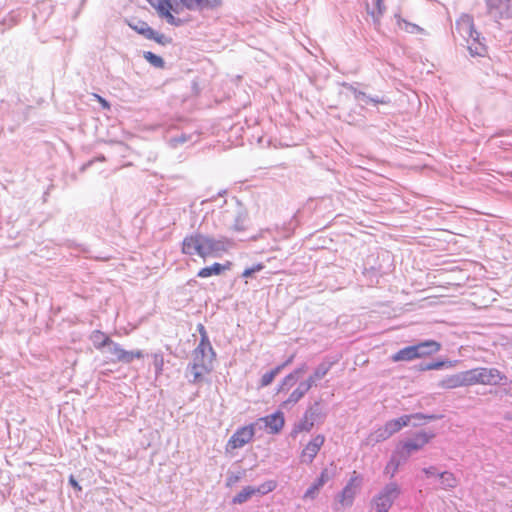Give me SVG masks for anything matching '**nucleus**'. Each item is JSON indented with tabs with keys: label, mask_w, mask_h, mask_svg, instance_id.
I'll return each mask as SVG.
<instances>
[{
	"label": "nucleus",
	"mask_w": 512,
	"mask_h": 512,
	"mask_svg": "<svg viewBox=\"0 0 512 512\" xmlns=\"http://www.w3.org/2000/svg\"><path fill=\"white\" fill-rule=\"evenodd\" d=\"M198 330H199V333H200V335H201V339L203 338V334H204L205 336H207L206 330H205V328H204V326H203L202 324H200V325H199Z\"/></svg>",
	"instance_id": "603ef678"
},
{
	"label": "nucleus",
	"mask_w": 512,
	"mask_h": 512,
	"mask_svg": "<svg viewBox=\"0 0 512 512\" xmlns=\"http://www.w3.org/2000/svg\"><path fill=\"white\" fill-rule=\"evenodd\" d=\"M325 438L323 435L315 436L303 449L301 453V462L310 464L323 446Z\"/></svg>",
	"instance_id": "4468645a"
},
{
	"label": "nucleus",
	"mask_w": 512,
	"mask_h": 512,
	"mask_svg": "<svg viewBox=\"0 0 512 512\" xmlns=\"http://www.w3.org/2000/svg\"><path fill=\"white\" fill-rule=\"evenodd\" d=\"M104 349L106 353H109L113 356L111 358L112 362H117L123 351V348L118 343L112 341L111 339Z\"/></svg>",
	"instance_id": "c9c22d12"
},
{
	"label": "nucleus",
	"mask_w": 512,
	"mask_h": 512,
	"mask_svg": "<svg viewBox=\"0 0 512 512\" xmlns=\"http://www.w3.org/2000/svg\"><path fill=\"white\" fill-rule=\"evenodd\" d=\"M438 417L436 415H424L422 413H415L411 415H403L399 417L398 419H393L390 421H387L384 425L385 429L389 433L390 436L400 431L403 427H406L410 425L411 421L413 419L422 420V419H429V420H435Z\"/></svg>",
	"instance_id": "6e6552de"
},
{
	"label": "nucleus",
	"mask_w": 512,
	"mask_h": 512,
	"mask_svg": "<svg viewBox=\"0 0 512 512\" xmlns=\"http://www.w3.org/2000/svg\"><path fill=\"white\" fill-rule=\"evenodd\" d=\"M402 462L404 461L402 460V458H400L396 450L385 467V474H388L390 475V477H393Z\"/></svg>",
	"instance_id": "2f4dec72"
},
{
	"label": "nucleus",
	"mask_w": 512,
	"mask_h": 512,
	"mask_svg": "<svg viewBox=\"0 0 512 512\" xmlns=\"http://www.w3.org/2000/svg\"><path fill=\"white\" fill-rule=\"evenodd\" d=\"M423 472L425 473V475L427 477H432V476H437L438 477V474L440 472H438V470L436 469L435 466H430V467H427V468H423Z\"/></svg>",
	"instance_id": "49530a36"
},
{
	"label": "nucleus",
	"mask_w": 512,
	"mask_h": 512,
	"mask_svg": "<svg viewBox=\"0 0 512 512\" xmlns=\"http://www.w3.org/2000/svg\"><path fill=\"white\" fill-rule=\"evenodd\" d=\"M229 244L230 242L227 239H215L203 234L205 258L215 253L226 251Z\"/></svg>",
	"instance_id": "2eb2a0df"
},
{
	"label": "nucleus",
	"mask_w": 512,
	"mask_h": 512,
	"mask_svg": "<svg viewBox=\"0 0 512 512\" xmlns=\"http://www.w3.org/2000/svg\"><path fill=\"white\" fill-rule=\"evenodd\" d=\"M259 421L265 424V427L269 429V432L272 434L279 433L285 423L284 415L281 411H277L271 415L266 417H262Z\"/></svg>",
	"instance_id": "aec40b11"
},
{
	"label": "nucleus",
	"mask_w": 512,
	"mask_h": 512,
	"mask_svg": "<svg viewBox=\"0 0 512 512\" xmlns=\"http://www.w3.org/2000/svg\"><path fill=\"white\" fill-rule=\"evenodd\" d=\"M69 483L71 484V486L78 490V491H81L82 490V487L78 484V482L76 481V479L71 475L70 478H69Z\"/></svg>",
	"instance_id": "09e8293b"
},
{
	"label": "nucleus",
	"mask_w": 512,
	"mask_h": 512,
	"mask_svg": "<svg viewBox=\"0 0 512 512\" xmlns=\"http://www.w3.org/2000/svg\"><path fill=\"white\" fill-rule=\"evenodd\" d=\"M226 214H231L233 217V224L232 228L235 231H243L245 230L246 222L248 219V212L247 210L241 205L240 202H236V205L234 209L230 212L229 210L225 211Z\"/></svg>",
	"instance_id": "dca6fc26"
},
{
	"label": "nucleus",
	"mask_w": 512,
	"mask_h": 512,
	"mask_svg": "<svg viewBox=\"0 0 512 512\" xmlns=\"http://www.w3.org/2000/svg\"><path fill=\"white\" fill-rule=\"evenodd\" d=\"M400 495V487L395 482H390L373 497L372 506L376 512H388L394 501Z\"/></svg>",
	"instance_id": "39448f33"
},
{
	"label": "nucleus",
	"mask_w": 512,
	"mask_h": 512,
	"mask_svg": "<svg viewBox=\"0 0 512 512\" xmlns=\"http://www.w3.org/2000/svg\"><path fill=\"white\" fill-rule=\"evenodd\" d=\"M438 386L443 389H455L458 387L470 386L468 371L459 372L449 375L442 379Z\"/></svg>",
	"instance_id": "ddd939ff"
},
{
	"label": "nucleus",
	"mask_w": 512,
	"mask_h": 512,
	"mask_svg": "<svg viewBox=\"0 0 512 512\" xmlns=\"http://www.w3.org/2000/svg\"><path fill=\"white\" fill-rule=\"evenodd\" d=\"M257 491H263L261 488H254L247 486L243 488L232 500L234 504H243L248 501L253 495L257 494Z\"/></svg>",
	"instance_id": "cd10ccee"
},
{
	"label": "nucleus",
	"mask_w": 512,
	"mask_h": 512,
	"mask_svg": "<svg viewBox=\"0 0 512 512\" xmlns=\"http://www.w3.org/2000/svg\"><path fill=\"white\" fill-rule=\"evenodd\" d=\"M505 418L512 421V415H507Z\"/></svg>",
	"instance_id": "6e6d98bb"
},
{
	"label": "nucleus",
	"mask_w": 512,
	"mask_h": 512,
	"mask_svg": "<svg viewBox=\"0 0 512 512\" xmlns=\"http://www.w3.org/2000/svg\"><path fill=\"white\" fill-rule=\"evenodd\" d=\"M263 268H264V266L262 264H257L255 266L251 267L250 269L253 271V273H256L258 271H261Z\"/></svg>",
	"instance_id": "3c124183"
},
{
	"label": "nucleus",
	"mask_w": 512,
	"mask_h": 512,
	"mask_svg": "<svg viewBox=\"0 0 512 512\" xmlns=\"http://www.w3.org/2000/svg\"><path fill=\"white\" fill-rule=\"evenodd\" d=\"M193 364H202V367L213 369V364H211L210 360H206L203 356L197 355V353L193 352Z\"/></svg>",
	"instance_id": "37998d69"
},
{
	"label": "nucleus",
	"mask_w": 512,
	"mask_h": 512,
	"mask_svg": "<svg viewBox=\"0 0 512 512\" xmlns=\"http://www.w3.org/2000/svg\"><path fill=\"white\" fill-rule=\"evenodd\" d=\"M190 136L186 135V134H181L179 136H175V137H172L170 140H169V144L171 147L173 148H177L178 146L186 143L187 141L190 140Z\"/></svg>",
	"instance_id": "79ce46f5"
},
{
	"label": "nucleus",
	"mask_w": 512,
	"mask_h": 512,
	"mask_svg": "<svg viewBox=\"0 0 512 512\" xmlns=\"http://www.w3.org/2000/svg\"><path fill=\"white\" fill-rule=\"evenodd\" d=\"M93 345L98 350H103L107 343L110 342V338L101 331H94L91 335Z\"/></svg>",
	"instance_id": "473e14b6"
},
{
	"label": "nucleus",
	"mask_w": 512,
	"mask_h": 512,
	"mask_svg": "<svg viewBox=\"0 0 512 512\" xmlns=\"http://www.w3.org/2000/svg\"><path fill=\"white\" fill-rule=\"evenodd\" d=\"M181 4L190 11L215 9L221 6L222 0H180Z\"/></svg>",
	"instance_id": "a211bd4d"
},
{
	"label": "nucleus",
	"mask_w": 512,
	"mask_h": 512,
	"mask_svg": "<svg viewBox=\"0 0 512 512\" xmlns=\"http://www.w3.org/2000/svg\"><path fill=\"white\" fill-rule=\"evenodd\" d=\"M467 371L470 386L477 384L496 386L507 382V376L497 368L478 367Z\"/></svg>",
	"instance_id": "f03ea898"
},
{
	"label": "nucleus",
	"mask_w": 512,
	"mask_h": 512,
	"mask_svg": "<svg viewBox=\"0 0 512 512\" xmlns=\"http://www.w3.org/2000/svg\"><path fill=\"white\" fill-rule=\"evenodd\" d=\"M182 252L186 255H198L205 258L203 234L194 233L186 236L182 242Z\"/></svg>",
	"instance_id": "9d476101"
},
{
	"label": "nucleus",
	"mask_w": 512,
	"mask_h": 512,
	"mask_svg": "<svg viewBox=\"0 0 512 512\" xmlns=\"http://www.w3.org/2000/svg\"><path fill=\"white\" fill-rule=\"evenodd\" d=\"M438 478L440 481V488L442 489H452L458 485V480L454 476L453 473L444 471L438 474Z\"/></svg>",
	"instance_id": "bb28decb"
},
{
	"label": "nucleus",
	"mask_w": 512,
	"mask_h": 512,
	"mask_svg": "<svg viewBox=\"0 0 512 512\" xmlns=\"http://www.w3.org/2000/svg\"><path fill=\"white\" fill-rule=\"evenodd\" d=\"M307 369L308 366L304 363L296 368L293 372L285 376L279 385L277 394L289 391L297 383L299 377L307 371Z\"/></svg>",
	"instance_id": "f3484780"
},
{
	"label": "nucleus",
	"mask_w": 512,
	"mask_h": 512,
	"mask_svg": "<svg viewBox=\"0 0 512 512\" xmlns=\"http://www.w3.org/2000/svg\"><path fill=\"white\" fill-rule=\"evenodd\" d=\"M293 359H294V356L292 355L282 365H284V367L288 366L289 364L292 363Z\"/></svg>",
	"instance_id": "5fc2aeb1"
},
{
	"label": "nucleus",
	"mask_w": 512,
	"mask_h": 512,
	"mask_svg": "<svg viewBox=\"0 0 512 512\" xmlns=\"http://www.w3.org/2000/svg\"><path fill=\"white\" fill-rule=\"evenodd\" d=\"M359 100H362L365 103H373V104H387L389 102L385 98L369 97L367 95H366V97H360Z\"/></svg>",
	"instance_id": "c03bdc74"
},
{
	"label": "nucleus",
	"mask_w": 512,
	"mask_h": 512,
	"mask_svg": "<svg viewBox=\"0 0 512 512\" xmlns=\"http://www.w3.org/2000/svg\"><path fill=\"white\" fill-rule=\"evenodd\" d=\"M393 362L412 361L418 359L413 345L407 346L391 356Z\"/></svg>",
	"instance_id": "393cba45"
},
{
	"label": "nucleus",
	"mask_w": 512,
	"mask_h": 512,
	"mask_svg": "<svg viewBox=\"0 0 512 512\" xmlns=\"http://www.w3.org/2000/svg\"><path fill=\"white\" fill-rule=\"evenodd\" d=\"M336 473V466L331 463L328 467H325L320 476L311 484V486L307 489L304 494V499H315L320 491V489L330 481Z\"/></svg>",
	"instance_id": "1a4fd4ad"
},
{
	"label": "nucleus",
	"mask_w": 512,
	"mask_h": 512,
	"mask_svg": "<svg viewBox=\"0 0 512 512\" xmlns=\"http://www.w3.org/2000/svg\"><path fill=\"white\" fill-rule=\"evenodd\" d=\"M226 267L220 263H214L211 266L204 267L199 270L197 276L200 278H207L213 275H220Z\"/></svg>",
	"instance_id": "c756f323"
},
{
	"label": "nucleus",
	"mask_w": 512,
	"mask_h": 512,
	"mask_svg": "<svg viewBox=\"0 0 512 512\" xmlns=\"http://www.w3.org/2000/svg\"><path fill=\"white\" fill-rule=\"evenodd\" d=\"M344 86L353 92L356 99H360V97H366V94L364 92L357 90L352 85L344 84Z\"/></svg>",
	"instance_id": "a18cd8bd"
},
{
	"label": "nucleus",
	"mask_w": 512,
	"mask_h": 512,
	"mask_svg": "<svg viewBox=\"0 0 512 512\" xmlns=\"http://www.w3.org/2000/svg\"><path fill=\"white\" fill-rule=\"evenodd\" d=\"M259 488H261L264 491H257V493L265 494L267 492L272 491L275 488V484L273 482H267L261 485Z\"/></svg>",
	"instance_id": "de8ad7c7"
},
{
	"label": "nucleus",
	"mask_w": 512,
	"mask_h": 512,
	"mask_svg": "<svg viewBox=\"0 0 512 512\" xmlns=\"http://www.w3.org/2000/svg\"><path fill=\"white\" fill-rule=\"evenodd\" d=\"M359 484L357 478H351L339 495V502L342 506L348 507L353 504Z\"/></svg>",
	"instance_id": "412c9836"
},
{
	"label": "nucleus",
	"mask_w": 512,
	"mask_h": 512,
	"mask_svg": "<svg viewBox=\"0 0 512 512\" xmlns=\"http://www.w3.org/2000/svg\"><path fill=\"white\" fill-rule=\"evenodd\" d=\"M333 362L324 361L320 363L305 381L310 384L311 387L316 385V382L323 379L332 368Z\"/></svg>",
	"instance_id": "5701e85b"
},
{
	"label": "nucleus",
	"mask_w": 512,
	"mask_h": 512,
	"mask_svg": "<svg viewBox=\"0 0 512 512\" xmlns=\"http://www.w3.org/2000/svg\"><path fill=\"white\" fill-rule=\"evenodd\" d=\"M309 383L305 380L301 381L298 386L289 394V396L282 401L280 407L285 410H289L294 407L311 389Z\"/></svg>",
	"instance_id": "f8f14e48"
},
{
	"label": "nucleus",
	"mask_w": 512,
	"mask_h": 512,
	"mask_svg": "<svg viewBox=\"0 0 512 512\" xmlns=\"http://www.w3.org/2000/svg\"><path fill=\"white\" fill-rule=\"evenodd\" d=\"M148 3L156 9L159 16L162 15L167 10H173L174 12H178L177 9L173 8L171 4V0H147Z\"/></svg>",
	"instance_id": "7c9ffc66"
},
{
	"label": "nucleus",
	"mask_w": 512,
	"mask_h": 512,
	"mask_svg": "<svg viewBox=\"0 0 512 512\" xmlns=\"http://www.w3.org/2000/svg\"><path fill=\"white\" fill-rule=\"evenodd\" d=\"M143 56L152 66H154L156 68L164 67L165 62L162 59V57H160L150 51L144 52Z\"/></svg>",
	"instance_id": "4c0bfd02"
},
{
	"label": "nucleus",
	"mask_w": 512,
	"mask_h": 512,
	"mask_svg": "<svg viewBox=\"0 0 512 512\" xmlns=\"http://www.w3.org/2000/svg\"><path fill=\"white\" fill-rule=\"evenodd\" d=\"M391 436L385 429V427H380L376 429L375 431L371 432L368 437L366 438V444L367 445H375L379 442L385 441L386 439L390 438Z\"/></svg>",
	"instance_id": "a878e982"
},
{
	"label": "nucleus",
	"mask_w": 512,
	"mask_h": 512,
	"mask_svg": "<svg viewBox=\"0 0 512 512\" xmlns=\"http://www.w3.org/2000/svg\"><path fill=\"white\" fill-rule=\"evenodd\" d=\"M397 19V24L400 29L404 30L407 33L411 34H423L428 35V33L423 29L422 27L418 26L417 24L408 22L407 20L401 18L399 15L395 16Z\"/></svg>",
	"instance_id": "b1692460"
},
{
	"label": "nucleus",
	"mask_w": 512,
	"mask_h": 512,
	"mask_svg": "<svg viewBox=\"0 0 512 512\" xmlns=\"http://www.w3.org/2000/svg\"><path fill=\"white\" fill-rule=\"evenodd\" d=\"M253 274H254V273H253V271H252L250 268H246V269L243 271L242 276H243L244 278H249V277H251Z\"/></svg>",
	"instance_id": "8fccbe9b"
},
{
	"label": "nucleus",
	"mask_w": 512,
	"mask_h": 512,
	"mask_svg": "<svg viewBox=\"0 0 512 512\" xmlns=\"http://www.w3.org/2000/svg\"><path fill=\"white\" fill-rule=\"evenodd\" d=\"M194 352L197 353V355L203 356L204 359L210 360L211 364H213V360L215 359L216 354L208 336L203 334V338L200 340V343L195 348Z\"/></svg>",
	"instance_id": "4be33fe9"
},
{
	"label": "nucleus",
	"mask_w": 512,
	"mask_h": 512,
	"mask_svg": "<svg viewBox=\"0 0 512 512\" xmlns=\"http://www.w3.org/2000/svg\"><path fill=\"white\" fill-rule=\"evenodd\" d=\"M455 29L466 41L472 56H483L486 53V47L480 41V33L475 30L471 15L462 14L455 23Z\"/></svg>",
	"instance_id": "f257e3e1"
},
{
	"label": "nucleus",
	"mask_w": 512,
	"mask_h": 512,
	"mask_svg": "<svg viewBox=\"0 0 512 512\" xmlns=\"http://www.w3.org/2000/svg\"><path fill=\"white\" fill-rule=\"evenodd\" d=\"M283 368H284V365H278L271 371L263 374L261 377L260 385L262 387H266V386L270 385L273 382V380L275 379V377L283 370Z\"/></svg>",
	"instance_id": "f704fd0d"
},
{
	"label": "nucleus",
	"mask_w": 512,
	"mask_h": 512,
	"mask_svg": "<svg viewBox=\"0 0 512 512\" xmlns=\"http://www.w3.org/2000/svg\"><path fill=\"white\" fill-rule=\"evenodd\" d=\"M144 357V354L141 350H135V351H126L123 349L119 359L117 362L129 364L131 363L135 358L141 359Z\"/></svg>",
	"instance_id": "72a5a7b5"
},
{
	"label": "nucleus",
	"mask_w": 512,
	"mask_h": 512,
	"mask_svg": "<svg viewBox=\"0 0 512 512\" xmlns=\"http://www.w3.org/2000/svg\"><path fill=\"white\" fill-rule=\"evenodd\" d=\"M202 366H203L202 364H193V363L188 365V370L190 371V373L192 375V379L189 380L191 383H197V382L201 381L203 375L205 373H209L211 371V369H208V368H205Z\"/></svg>",
	"instance_id": "c85d7f7f"
},
{
	"label": "nucleus",
	"mask_w": 512,
	"mask_h": 512,
	"mask_svg": "<svg viewBox=\"0 0 512 512\" xmlns=\"http://www.w3.org/2000/svg\"><path fill=\"white\" fill-rule=\"evenodd\" d=\"M452 366H453V362H451V361H436V362H431V363H428L425 365H420V370L421 371L438 370V369H441L442 367H452Z\"/></svg>",
	"instance_id": "58836bf2"
},
{
	"label": "nucleus",
	"mask_w": 512,
	"mask_h": 512,
	"mask_svg": "<svg viewBox=\"0 0 512 512\" xmlns=\"http://www.w3.org/2000/svg\"><path fill=\"white\" fill-rule=\"evenodd\" d=\"M160 17L165 19L168 24L173 25V26L178 27V26H181L183 23L180 18L175 17L171 13V10L165 11L164 13H162V15Z\"/></svg>",
	"instance_id": "ea45409f"
},
{
	"label": "nucleus",
	"mask_w": 512,
	"mask_h": 512,
	"mask_svg": "<svg viewBox=\"0 0 512 512\" xmlns=\"http://www.w3.org/2000/svg\"><path fill=\"white\" fill-rule=\"evenodd\" d=\"M256 423L243 426L235 431L226 444V451L240 449L252 441L255 435Z\"/></svg>",
	"instance_id": "423d86ee"
},
{
	"label": "nucleus",
	"mask_w": 512,
	"mask_h": 512,
	"mask_svg": "<svg viewBox=\"0 0 512 512\" xmlns=\"http://www.w3.org/2000/svg\"><path fill=\"white\" fill-rule=\"evenodd\" d=\"M417 358L433 355L440 351L441 344L435 340H425L413 345Z\"/></svg>",
	"instance_id": "6ab92c4d"
},
{
	"label": "nucleus",
	"mask_w": 512,
	"mask_h": 512,
	"mask_svg": "<svg viewBox=\"0 0 512 512\" xmlns=\"http://www.w3.org/2000/svg\"><path fill=\"white\" fill-rule=\"evenodd\" d=\"M486 7L495 21L512 18V0H486Z\"/></svg>",
	"instance_id": "0eeeda50"
},
{
	"label": "nucleus",
	"mask_w": 512,
	"mask_h": 512,
	"mask_svg": "<svg viewBox=\"0 0 512 512\" xmlns=\"http://www.w3.org/2000/svg\"><path fill=\"white\" fill-rule=\"evenodd\" d=\"M375 8L376 11L373 10L369 12L373 18L374 24L379 25L380 24V18L384 14L386 7L384 5V0H375Z\"/></svg>",
	"instance_id": "e433bc0d"
},
{
	"label": "nucleus",
	"mask_w": 512,
	"mask_h": 512,
	"mask_svg": "<svg viewBox=\"0 0 512 512\" xmlns=\"http://www.w3.org/2000/svg\"><path fill=\"white\" fill-rule=\"evenodd\" d=\"M326 416L327 412L320 401H315L308 406L303 417L294 425L293 433L309 432L314 425L322 424Z\"/></svg>",
	"instance_id": "7ed1b4c3"
},
{
	"label": "nucleus",
	"mask_w": 512,
	"mask_h": 512,
	"mask_svg": "<svg viewBox=\"0 0 512 512\" xmlns=\"http://www.w3.org/2000/svg\"><path fill=\"white\" fill-rule=\"evenodd\" d=\"M129 26L138 34L144 36L146 39L154 40L162 45L170 42V40L164 34L158 33L144 21H138L135 24L129 23Z\"/></svg>",
	"instance_id": "9b49d317"
},
{
	"label": "nucleus",
	"mask_w": 512,
	"mask_h": 512,
	"mask_svg": "<svg viewBox=\"0 0 512 512\" xmlns=\"http://www.w3.org/2000/svg\"><path fill=\"white\" fill-rule=\"evenodd\" d=\"M98 99H99L100 103L102 104V106L104 108H109L110 107L109 103L105 99H103L101 97H98Z\"/></svg>",
	"instance_id": "864d4df0"
},
{
	"label": "nucleus",
	"mask_w": 512,
	"mask_h": 512,
	"mask_svg": "<svg viewBox=\"0 0 512 512\" xmlns=\"http://www.w3.org/2000/svg\"><path fill=\"white\" fill-rule=\"evenodd\" d=\"M433 437V433L418 432L401 442L397 446V453L403 461H406L412 453L421 450Z\"/></svg>",
	"instance_id": "20e7f679"
},
{
	"label": "nucleus",
	"mask_w": 512,
	"mask_h": 512,
	"mask_svg": "<svg viewBox=\"0 0 512 512\" xmlns=\"http://www.w3.org/2000/svg\"><path fill=\"white\" fill-rule=\"evenodd\" d=\"M153 365L155 367L156 375L161 374L164 366V357L162 353L153 354Z\"/></svg>",
	"instance_id": "a19ab883"
}]
</instances>
